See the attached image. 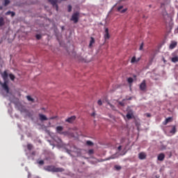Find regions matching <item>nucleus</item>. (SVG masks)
<instances>
[{
  "label": "nucleus",
  "instance_id": "nucleus-1",
  "mask_svg": "<svg viewBox=\"0 0 178 178\" xmlns=\"http://www.w3.org/2000/svg\"><path fill=\"white\" fill-rule=\"evenodd\" d=\"M46 172H52L53 173H58L59 172H65V169L62 168H56L55 165H47L44 167Z\"/></svg>",
  "mask_w": 178,
  "mask_h": 178
},
{
  "label": "nucleus",
  "instance_id": "nucleus-2",
  "mask_svg": "<svg viewBox=\"0 0 178 178\" xmlns=\"http://www.w3.org/2000/svg\"><path fill=\"white\" fill-rule=\"evenodd\" d=\"M80 19V13L79 12H75L72 14L70 21L73 22L75 24L79 23V19Z\"/></svg>",
  "mask_w": 178,
  "mask_h": 178
},
{
  "label": "nucleus",
  "instance_id": "nucleus-3",
  "mask_svg": "<svg viewBox=\"0 0 178 178\" xmlns=\"http://www.w3.org/2000/svg\"><path fill=\"white\" fill-rule=\"evenodd\" d=\"M140 91H145L147 90V81L143 80L139 86Z\"/></svg>",
  "mask_w": 178,
  "mask_h": 178
},
{
  "label": "nucleus",
  "instance_id": "nucleus-4",
  "mask_svg": "<svg viewBox=\"0 0 178 178\" xmlns=\"http://www.w3.org/2000/svg\"><path fill=\"white\" fill-rule=\"evenodd\" d=\"M49 2H50V3L52 4V6H54V8H56V10L58 11V0H48Z\"/></svg>",
  "mask_w": 178,
  "mask_h": 178
},
{
  "label": "nucleus",
  "instance_id": "nucleus-5",
  "mask_svg": "<svg viewBox=\"0 0 178 178\" xmlns=\"http://www.w3.org/2000/svg\"><path fill=\"white\" fill-rule=\"evenodd\" d=\"M39 116V119L41 122H44L45 120H48V118H47V116L44 114H42V113H39L38 115Z\"/></svg>",
  "mask_w": 178,
  "mask_h": 178
},
{
  "label": "nucleus",
  "instance_id": "nucleus-6",
  "mask_svg": "<svg viewBox=\"0 0 178 178\" xmlns=\"http://www.w3.org/2000/svg\"><path fill=\"white\" fill-rule=\"evenodd\" d=\"M76 120V116L73 115L65 120L67 123H73Z\"/></svg>",
  "mask_w": 178,
  "mask_h": 178
},
{
  "label": "nucleus",
  "instance_id": "nucleus-7",
  "mask_svg": "<svg viewBox=\"0 0 178 178\" xmlns=\"http://www.w3.org/2000/svg\"><path fill=\"white\" fill-rule=\"evenodd\" d=\"M104 38L105 40H109V38H111V35H109V29L108 28L105 29Z\"/></svg>",
  "mask_w": 178,
  "mask_h": 178
},
{
  "label": "nucleus",
  "instance_id": "nucleus-8",
  "mask_svg": "<svg viewBox=\"0 0 178 178\" xmlns=\"http://www.w3.org/2000/svg\"><path fill=\"white\" fill-rule=\"evenodd\" d=\"M176 47H177V42L172 41L170 46H169V49H175V48H176Z\"/></svg>",
  "mask_w": 178,
  "mask_h": 178
},
{
  "label": "nucleus",
  "instance_id": "nucleus-9",
  "mask_svg": "<svg viewBox=\"0 0 178 178\" xmlns=\"http://www.w3.org/2000/svg\"><path fill=\"white\" fill-rule=\"evenodd\" d=\"M138 158L139 159H140L141 161L146 159L147 158V154L144 152H140L138 154Z\"/></svg>",
  "mask_w": 178,
  "mask_h": 178
},
{
  "label": "nucleus",
  "instance_id": "nucleus-10",
  "mask_svg": "<svg viewBox=\"0 0 178 178\" xmlns=\"http://www.w3.org/2000/svg\"><path fill=\"white\" fill-rule=\"evenodd\" d=\"M2 88L5 91H6L7 94L9 93V86H8V84L6 82H4V83L1 84Z\"/></svg>",
  "mask_w": 178,
  "mask_h": 178
},
{
  "label": "nucleus",
  "instance_id": "nucleus-11",
  "mask_svg": "<svg viewBox=\"0 0 178 178\" xmlns=\"http://www.w3.org/2000/svg\"><path fill=\"white\" fill-rule=\"evenodd\" d=\"M172 120H173V118L172 117H169V118H166L164 122H163V124L164 126H166V124H168L169 122H172Z\"/></svg>",
  "mask_w": 178,
  "mask_h": 178
},
{
  "label": "nucleus",
  "instance_id": "nucleus-12",
  "mask_svg": "<svg viewBox=\"0 0 178 178\" xmlns=\"http://www.w3.org/2000/svg\"><path fill=\"white\" fill-rule=\"evenodd\" d=\"M158 161H163V159H165V154L163 153H161L159 154L158 157H157Z\"/></svg>",
  "mask_w": 178,
  "mask_h": 178
},
{
  "label": "nucleus",
  "instance_id": "nucleus-13",
  "mask_svg": "<svg viewBox=\"0 0 178 178\" xmlns=\"http://www.w3.org/2000/svg\"><path fill=\"white\" fill-rule=\"evenodd\" d=\"M8 72L6 71H4L2 74H1V77H3V80H7L8 79Z\"/></svg>",
  "mask_w": 178,
  "mask_h": 178
},
{
  "label": "nucleus",
  "instance_id": "nucleus-14",
  "mask_svg": "<svg viewBox=\"0 0 178 178\" xmlns=\"http://www.w3.org/2000/svg\"><path fill=\"white\" fill-rule=\"evenodd\" d=\"M63 131V127L62 126H58L56 127V131L57 133H58L59 134H60V133H62V131Z\"/></svg>",
  "mask_w": 178,
  "mask_h": 178
},
{
  "label": "nucleus",
  "instance_id": "nucleus-15",
  "mask_svg": "<svg viewBox=\"0 0 178 178\" xmlns=\"http://www.w3.org/2000/svg\"><path fill=\"white\" fill-rule=\"evenodd\" d=\"M95 39H94V38L91 37L90 44H89V48H91V47H92V44H95Z\"/></svg>",
  "mask_w": 178,
  "mask_h": 178
},
{
  "label": "nucleus",
  "instance_id": "nucleus-16",
  "mask_svg": "<svg viewBox=\"0 0 178 178\" xmlns=\"http://www.w3.org/2000/svg\"><path fill=\"white\" fill-rule=\"evenodd\" d=\"M5 25V20L3 19V17H0V27H2V26Z\"/></svg>",
  "mask_w": 178,
  "mask_h": 178
},
{
  "label": "nucleus",
  "instance_id": "nucleus-17",
  "mask_svg": "<svg viewBox=\"0 0 178 178\" xmlns=\"http://www.w3.org/2000/svg\"><path fill=\"white\" fill-rule=\"evenodd\" d=\"M6 15L7 16L11 15V17H13L16 14L15 13V12L8 11L7 13H6Z\"/></svg>",
  "mask_w": 178,
  "mask_h": 178
},
{
  "label": "nucleus",
  "instance_id": "nucleus-18",
  "mask_svg": "<svg viewBox=\"0 0 178 178\" xmlns=\"http://www.w3.org/2000/svg\"><path fill=\"white\" fill-rule=\"evenodd\" d=\"M171 134H176V126L172 127V129L170 131Z\"/></svg>",
  "mask_w": 178,
  "mask_h": 178
},
{
  "label": "nucleus",
  "instance_id": "nucleus-19",
  "mask_svg": "<svg viewBox=\"0 0 178 178\" xmlns=\"http://www.w3.org/2000/svg\"><path fill=\"white\" fill-rule=\"evenodd\" d=\"M171 60L172 62H173V63H176L178 61V57L177 56L173 57L172 58Z\"/></svg>",
  "mask_w": 178,
  "mask_h": 178
},
{
  "label": "nucleus",
  "instance_id": "nucleus-20",
  "mask_svg": "<svg viewBox=\"0 0 178 178\" xmlns=\"http://www.w3.org/2000/svg\"><path fill=\"white\" fill-rule=\"evenodd\" d=\"M26 99H28V101H29V102H34V99L32 98L31 96H26Z\"/></svg>",
  "mask_w": 178,
  "mask_h": 178
},
{
  "label": "nucleus",
  "instance_id": "nucleus-21",
  "mask_svg": "<svg viewBox=\"0 0 178 178\" xmlns=\"http://www.w3.org/2000/svg\"><path fill=\"white\" fill-rule=\"evenodd\" d=\"M136 62H138V60H137V59L136 58V56L132 57V58H131V63H136Z\"/></svg>",
  "mask_w": 178,
  "mask_h": 178
},
{
  "label": "nucleus",
  "instance_id": "nucleus-22",
  "mask_svg": "<svg viewBox=\"0 0 178 178\" xmlns=\"http://www.w3.org/2000/svg\"><path fill=\"white\" fill-rule=\"evenodd\" d=\"M108 105H109L110 108H111L113 111H116V107H115L112 104L108 102Z\"/></svg>",
  "mask_w": 178,
  "mask_h": 178
},
{
  "label": "nucleus",
  "instance_id": "nucleus-23",
  "mask_svg": "<svg viewBox=\"0 0 178 178\" xmlns=\"http://www.w3.org/2000/svg\"><path fill=\"white\" fill-rule=\"evenodd\" d=\"M133 81H134V79H133V78L129 77V78L127 79V82H128L129 84H131V83H133Z\"/></svg>",
  "mask_w": 178,
  "mask_h": 178
},
{
  "label": "nucleus",
  "instance_id": "nucleus-24",
  "mask_svg": "<svg viewBox=\"0 0 178 178\" xmlns=\"http://www.w3.org/2000/svg\"><path fill=\"white\" fill-rule=\"evenodd\" d=\"M27 149L29 150V151H31L33 149V145L31 144H28L27 145Z\"/></svg>",
  "mask_w": 178,
  "mask_h": 178
},
{
  "label": "nucleus",
  "instance_id": "nucleus-25",
  "mask_svg": "<svg viewBox=\"0 0 178 178\" xmlns=\"http://www.w3.org/2000/svg\"><path fill=\"white\" fill-rule=\"evenodd\" d=\"M9 77H10V80H12L13 81L15 79V75H13V74H10Z\"/></svg>",
  "mask_w": 178,
  "mask_h": 178
},
{
  "label": "nucleus",
  "instance_id": "nucleus-26",
  "mask_svg": "<svg viewBox=\"0 0 178 178\" xmlns=\"http://www.w3.org/2000/svg\"><path fill=\"white\" fill-rule=\"evenodd\" d=\"M8 3H10V1L4 0V6H8Z\"/></svg>",
  "mask_w": 178,
  "mask_h": 178
},
{
  "label": "nucleus",
  "instance_id": "nucleus-27",
  "mask_svg": "<svg viewBox=\"0 0 178 178\" xmlns=\"http://www.w3.org/2000/svg\"><path fill=\"white\" fill-rule=\"evenodd\" d=\"M88 154H89V155H92V154H94V149H90L88 150Z\"/></svg>",
  "mask_w": 178,
  "mask_h": 178
},
{
  "label": "nucleus",
  "instance_id": "nucleus-28",
  "mask_svg": "<svg viewBox=\"0 0 178 178\" xmlns=\"http://www.w3.org/2000/svg\"><path fill=\"white\" fill-rule=\"evenodd\" d=\"M86 144H87V145H90V146L94 145V143H92V142H91V140H88L86 142Z\"/></svg>",
  "mask_w": 178,
  "mask_h": 178
},
{
  "label": "nucleus",
  "instance_id": "nucleus-29",
  "mask_svg": "<svg viewBox=\"0 0 178 178\" xmlns=\"http://www.w3.org/2000/svg\"><path fill=\"white\" fill-rule=\"evenodd\" d=\"M132 116L133 115L131 113H127V118L129 119V120L131 119Z\"/></svg>",
  "mask_w": 178,
  "mask_h": 178
},
{
  "label": "nucleus",
  "instance_id": "nucleus-30",
  "mask_svg": "<svg viewBox=\"0 0 178 178\" xmlns=\"http://www.w3.org/2000/svg\"><path fill=\"white\" fill-rule=\"evenodd\" d=\"M67 11H68L69 13L72 12V6H71V5H69V6H67Z\"/></svg>",
  "mask_w": 178,
  "mask_h": 178
},
{
  "label": "nucleus",
  "instance_id": "nucleus-31",
  "mask_svg": "<svg viewBox=\"0 0 178 178\" xmlns=\"http://www.w3.org/2000/svg\"><path fill=\"white\" fill-rule=\"evenodd\" d=\"M97 104H98V105H99V106H102V100L99 99V100L97 101Z\"/></svg>",
  "mask_w": 178,
  "mask_h": 178
},
{
  "label": "nucleus",
  "instance_id": "nucleus-32",
  "mask_svg": "<svg viewBox=\"0 0 178 178\" xmlns=\"http://www.w3.org/2000/svg\"><path fill=\"white\" fill-rule=\"evenodd\" d=\"M35 37H36L37 40H41V35L40 34H37Z\"/></svg>",
  "mask_w": 178,
  "mask_h": 178
},
{
  "label": "nucleus",
  "instance_id": "nucleus-33",
  "mask_svg": "<svg viewBox=\"0 0 178 178\" xmlns=\"http://www.w3.org/2000/svg\"><path fill=\"white\" fill-rule=\"evenodd\" d=\"M143 48H144V43H142L139 47L140 51H143Z\"/></svg>",
  "mask_w": 178,
  "mask_h": 178
},
{
  "label": "nucleus",
  "instance_id": "nucleus-34",
  "mask_svg": "<svg viewBox=\"0 0 178 178\" xmlns=\"http://www.w3.org/2000/svg\"><path fill=\"white\" fill-rule=\"evenodd\" d=\"M39 165H44V162L43 160H40L38 161Z\"/></svg>",
  "mask_w": 178,
  "mask_h": 178
},
{
  "label": "nucleus",
  "instance_id": "nucleus-35",
  "mask_svg": "<svg viewBox=\"0 0 178 178\" xmlns=\"http://www.w3.org/2000/svg\"><path fill=\"white\" fill-rule=\"evenodd\" d=\"M122 9H123V6H120V7H118V12H120V10H122Z\"/></svg>",
  "mask_w": 178,
  "mask_h": 178
},
{
  "label": "nucleus",
  "instance_id": "nucleus-36",
  "mask_svg": "<svg viewBox=\"0 0 178 178\" xmlns=\"http://www.w3.org/2000/svg\"><path fill=\"white\" fill-rule=\"evenodd\" d=\"M119 105H120L121 106H124V103L123 102H118Z\"/></svg>",
  "mask_w": 178,
  "mask_h": 178
},
{
  "label": "nucleus",
  "instance_id": "nucleus-37",
  "mask_svg": "<svg viewBox=\"0 0 178 178\" xmlns=\"http://www.w3.org/2000/svg\"><path fill=\"white\" fill-rule=\"evenodd\" d=\"M115 169H117V170H120V169H122V167L120 165H116Z\"/></svg>",
  "mask_w": 178,
  "mask_h": 178
},
{
  "label": "nucleus",
  "instance_id": "nucleus-38",
  "mask_svg": "<svg viewBox=\"0 0 178 178\" xmlns=\"http://www.w3.org/2000/svg\"><path fill=\"white\" fill-rule=\"evenodd\" d=\"M127 10V9H123L122 10H121L120 12L122 13H125V12Z\"/></svg>",
  "mask_w": 178,
  "mask_h": 178
},
{
  "label": "nucleus",
  "instance_id": "nucleus-39",
  "mask_svg": "<svg viewBox=\"0 0 178 178\" xmlns=\"http://www.w3.org/2000/svg\"><path fill=\"white\" fill-rule=\"evenodd\" d=\"M54 119H56V117L54 116V117H51V118H49L50 120H54Z\"/></svg>",
  "mask_w": 178,
  "mask_h": 178
},
{
  "label": "nucleus",
  "instance_id": "nucleus-40",
  "mask_svg": "<svg viewBox=\"0 0 178 178\" xmlns=\"http://www.w3.org/2000/svg\"><path fill=\"white\" fill-rule=\"evenodd\" d=\"M146 116H147V118H151V114H149V113H146Z\"/></svg>",
  "mask_w": 178,
  "mask_h": 178
},
{
  "label": "nucleus",
  "instance_id": "nucleus-41",
  "mask_svg": "<svg viewBox=\"0 0 178 178\" xmlns=\"http://www.w3.org/2000/svg\"><path fill=\"white\" fill-rule=\"evenodd\" d=\"M162 59H163V61L164 62V63H166V60L165 59V57H163Z\"/></svg>",
  "mask_w": 178,
  "mask_h": 178
},
{
  "label": "nucleus",
  "instance_id": "nucleus-42",
  "mask_svg": "<svg viewBox=\"0 0 178 178\" xmlns=\"http://www.w3.org/2000/svg\"><path fill=\"white\" fill-rule=\"evenodd\" d=\"M163 16H169V15H168V13H164V14L163 15Z\"/></svg>",
  "mask_w": 178,
  "mask_h": 178
},
{
  "label": "nucleus",
  "instance_id": "nucleus-43",
  "mask_svg": "<svg viewBox=\"0 0 178 178\" xmlns=\"http://www.w3.org/2000/svg\"><path fill=\"white\" fill-rule=\"evenodd\" d=\"M91 116H95V112H93L91 115Z\"/></svg>",
  "mask_w": 178,
  "mask_h": 178
},
{
  "label": "nucleus",
  "instance_id": "nucleus-44",
  "mask_svg": "<svg viewBox=\"0 0 178 178\" xmlns=\"http://www.w3.org/2000/svg\"><path fill=\"white\" fill-rule=\"evenodd\" d=\"M118 149H119V151H120V149H122V146H119Z\"/></svg>",
  "mask_w": 178,
  "mask_h": 178
},
{
  "label": "nucleus",
  "instance_id": "nucleus-45",
  "mask_svg": "<svg viewBox=\"0 0 178 178\" xmlns=\"http://www.w3.org/2000/svg\"><path fill=\"white\" fill-rule=\"evenodd\" d=\"M42 111H45V108H42Z\"/></svg>",
  "mask_w": 178,
  "mask_h": 178
},
{
  "label": "nucleus",
  "instance_id": "nucleus-46",
  "mask_svg": "<svg viewBox=\"0 0 178 178\" xmlns=\"http://www.w3.org/2000/svg\"><path fill=\"white\" fill-rule=\"evenodd\" d=\"M59 143H62V140L58 139Z\"/></svg>",
  "mask_w": 178,
  "mask_h": 178
},
{
  "label": "nucleus",
  "instance_id": "nucleus-47",
  "mask_svg": "<svg viewBox=\"0 0 178 178\" xmlns=\"http://www.w3.org/2000/svg\"><path fill=\"white\" fill-rule=\"evenodd\" d=\"M128 99H129V100L131 99V97H129Z\"/></svg>",
  "mask_w": 178,
  "mask_h": 178
}]
</instances>
